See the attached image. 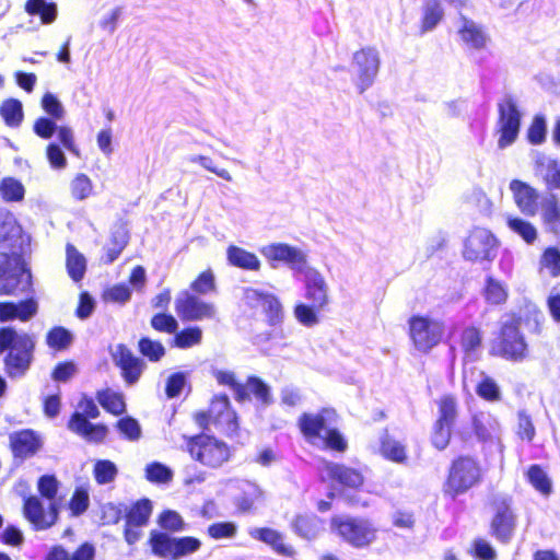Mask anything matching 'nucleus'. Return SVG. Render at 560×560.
Masks as SVG:
<instances>
[{
    "label": "nucleus",
    "mask_w": 560,
    "mask_h": 560,
    "mask_svg": "<svg viewBox=\"0 0 560 560\" xmlns=\"http://www.w3.org/2000/svg\"><path fill=\"white\" fill-rule=\"evenodd\" d=\"M262 254L270 261H284L293 270L303 272L304 298L307 303H298L293 313L296 320L306 327L318 324V314L329 304L328 284L315 268L306 267V255L299 248L284 243L267 246Z\"/></svg>",
    "instance_id": "nucleus-1"
},
{
    "label": "nucleus",
    "mask_w": 560,
    "mask_h": 560,
    "mask_svg": "<svg viewBox=\"0 0 560 560\" xmlns=\"http://www.w3.org/2000/svg\"><path fill=\"white\" fill-rule=\"evenodd\" d=\"M27 242L22 228L11 215L0 217V296L19 295L32 287L24 258Z\"/></svg>",
    "instance_id": "nucleus-2"
},
{
    "label": "nucleus",
    "mask_w": 560,
    "mask_h": 560,
    "mask_svg": "<svg viewBox=\"0 0 560 560\" xmlns=\"http://www.w3.org/2000/svg\"><path fill=\"white\" fill-rule=\"evenodd\" d=\"M36 348L35 336L13 326L0 327V357L9 378H20L31 369Z\"/></svg>",
    "instance_id": "nucleus-3"
},
{
    "label": "nucleus",
    "mask_w": 560,
    "mask_h": 560,
    "mask_svg": "<svg viewBox=\"0 0 560 560\" xmlns=\"http://www.w3.org/2000/svg\"><path fill=\"white\" fill-rule=\"evenodd\" d=\"M337 417L335 409L322 408L317 412L301 413L296 425L308 443L322 441L327 450L343 453L348 448V442L334 425Z\"/></svg>",
    "instance_id": "nucleus-4"
},
{
    "label": "nucleus",
    "mask_w": 560,
    "mask_h": 560,
    "mask_svg": "<svg viewBox=\"0 0 560 560\" xmlns=\"http://www.w3.org/2000/svg\"><path fill=\"white\" fill-rule=\"evenodd\" d=\"M523 324L524 318L521 314L508 313L490 343L489 354L510 362L527 360L530 355V348L522 331Z\"/></svg>",
    "instance_id": "nucleus-5"
},
{
    "label": "nucleus",
    "mask_w": 560,
    "mask_h": 560,
    "mask_svg": "<svg viewBox=\"0 0 560 560\" xmlns=\"http://www.w3.org/2000/svg\"><path fill=\"white\" fill-rule=\"evenodd\" d=\"M485 469L478 456L458 454L450 462L442 493L445 498L456 500L483 481Z\"/></svg>",
    "instance_id": "nucleus-6"
},
{
    "label": "nucleus",
    "mask_w": 560,
    "mask_h": 560,
    "mask_svg": "<svg viewBox=\"0 0 560 560\" xmlns=\"http://www.w3.org/2000/svg\"><path fill=\"white\" fill-rule=\"evenodd\" d=\"M192 419L202 431L209 430L213 424L221 434L228 438L237 435L240 431L238 415L226 394L213 395L208 409L195 412Z\"/></svg>",
    "instance_id": "nucleus-7"
},
{
    "label": "nucleus",
    "mask_w": 560,
    "mask_h": 560,
    "mask_svg": "<svg viewBox=\"0 0 560 560\" xmlns=\"http://www.w3.org/2000/svg\"><path fill=\"white\" fill-rule=\"evenodd\" d=\"M192 419L202 431L209 430L213 424L221 434L228 438L237 435L240 431L238 415L226 394L213 395L208 409L195 412Z\"/></svg>",
    "instance_id": "nucleus-8"
},
{
    "label": "nucleus",
    "mask_w": 560,
    "mask_h": 560,
    "mask_svg": "<svg viewBox=\"0 0 560 560\" xmlns=\"http://www.w3.org/2000/svg\"><path fill=\"white\" fill-rule=\"evenodd\" d=\"M184 440L190 457L207 468L218 469L232 457L231 446L214 435L202 432Z\"/></svg>",
    "instance_id": "nucleus-9"
},
{
    "label": "nucleus",
    "mask_w": 560,
    "mask_h": 560,
    "mask_svg": "<svg viewBox=\"0 0 560 560\" xmlns=\"http://www.w3.org/2000/svg\"><path fill=\"white\" fill-rule=\"evenodd\" d=\"M491 516L488 523L489 535L501 545L514 539L518 527V514L511 495L494 497L490 501Z\"/></svg>",
    "instance_id": "nucleus-10"
},
{
    "label": "nucleus",
    "mask_w": 560,
    "mask_h": 560,
    "mask_svg": "<svg viewBox=\"0 0 560 560\" xmlns=\"http://www.w3.org/2000/svg\"><path fill=\"white\" fill-rule=\"evenodd\" d=\"M329 523L331 530L354 549L368 548L377 539L378 529L370 518L334 515Z\"/></svg>",
    "instance_id": "nucleus-11"
},
{
    "label": "nucleus",
    "mask_w": 560,
    "mask_h": 560,
    "mask_svg": "<svg viewBox=\"0 0 560 560\" xmlns=\"http://www.w3.org/2000/svg\"><path fill=\"white\" fill-rule=\"evenodd\" d=\"M78 408L81 411H73L67 421L68 430L86 442L102 443L108 434V428L104 423H92L90 421V419H96L101 415L94 399L85 395L82 396L78 402Z\"/></svg>",
    "instance_id": "nucleus-12"
},
{
    "label": "nucleus",
    "mask_w": 560,
    "mask_h": 560,
    "mask_svg": "<svg viewBox=\"0 0 560 560\" xmlns=\"http://www.w3.org/2000/svg\"><path fill=\"white\" fill-rule=\"evenodd\" d=\"M407 324L410 343L421 354H429L444 338V322L427 314H413Z\"/></svg>",
    "instance_id": "nucleus-13"
},
{
    "label": "nucleus",
    "mask_w": 560,
    "mask_h": 560,
    "mask_svg": "<svg viewBox=\"0 0 560 560\" xmlns=\"http://www.w3.org/2000/svg\"><path fill=\"white\" fill-rule=\"evenodd\" d=\"M213 376L219 385L233 390L234 399L237 402L242 404L252 398L256 399L261 406H269L272 402L270 387L256 375L247 376L245 383H241L233 371L218 370L213 373Z\"/></svg>",
    "instance_id": "nucleus-14"
},
{
    "label": "nucleus",
    "mask_w": 560,
    "mask_h": 560,
    "mask_svg": "<svg viewBox=\"0 0 560 560\" xmlns=\"http://www.w3.org/2000/svg\"><path fill=\"white\" fill-rule=\"evenodd\" d=\"M325 470L329 482L338 487L339 494L345 500V503L350 508L361 506L368 508L369 502L361 500L357 495H345L347 490L358 491L365 482L363 471L359 468L348 466L342 463L329 462L325 465Z\"/></svg>",
    "instance_id": "nucleus-15"
},
{
    "label": "nucleus",
    "mask_w": 560,
    "mask_h": 560,
    "mask_svg": "<svg viewBox=\"0 0 560 560\" xmlns=\"http://www.w3.org/2000/svg\"><path fill=\"white\" fill-rule=\"evenodd\" d=\"M108 509L114 512V524L118 523L122 516L125 517L124 538L130 546L142 537L141 528L148 525L153 511L152 502L148 498L135 501L125 513L118 505L109 504Z\"/></svg>",
    "instance_id": "nucleus-16"
},
{
    "label": "nucleus",
    "mask_w": 560,
    "mask_h": 560,
    "mask_svg": "<svg viewBox=\"0 0 560 560\" xmlns=\"http://www.w3.org/2000/svg\"><path fill=\"white\" fill-rule=\"evenodd\" d=\"M148 544L153 555L171 560H177L195 553L201 547V541L197 537H172L159 530L150 532Z\"/></svg>",
    "instance_id": "nucleus-17"
},
{
    "label": "nucleus",
    "mask_w": 560,
    "mask_h": 560,
    "mask_svg": "<svg viewBox=\"0 0 560 560\" xmlns=\"http://www.w3.org/2000/svg\"><path fill=\"white\" fill-rule=\"evenodd\" d=\"M522 126V113L514 96L508 95L498 104L495 132L499 136L498 147L504 149L518 138Z\"/></svg>",
    "instance_id": "nucleus-18"
},
{
    "label": "nucleus",
    "mask_w": 560,
    "mask_h": 560,
    "mask_svg": "<svg viewBox=\"0 0 560 560\" xmlns=\"http://www.w3.org/2000/svg\"><path fill=\"white\" fill-rule=\"evenodd\" d=\"M174 308L182 322H202L217 316V307L213 303L202 300L201 295L189 290H182L177 294Z\"/></svg>",
    "instance_id": "nucleus-19"
},
{
    "label": "nucleus",
    "mask_w": 560,
    "mask_h": 560,
    "mask_svg": "<svg viewBox=\"0 0 560 560\" xmlns=\"http://www.w3.org/2000/svg\"><path fill=\"white\" fill-rule=\"evenodd\" d=\"M59 503H48L45 508L38 495L30 494L23 498L22 514L36 532L51 528L59 520Z\"/></svg>",
    "instance_id": "nucleus-20"
},
{
    "label": "nucleus",
    "mask_w": 560,
    "mask_h": 560,
    "mask_svg": "<svg viewBox=\"0 0 560 560\" xmlns=\"http://www.w3.org/2000/svg\"><path fill=\"white\" fill-rule=\"evenodd\" d=\"M499 242L487 229L475 228L466 237L463 256L471 262L491 261L497 255Z\"/></svg>",
    "instance_id": "nucleus-21"
},
{
    "label": "nucleus",
    "mask_w": 560,
    "mask_h": 560,
    "mask_svg": "<svg viewBox=\"0 0 560 560\" xmlns=\"http://www.w3.org/2000/svg\"><path fill=\"white\" fill-rule=\"evenodd\" d=\"M112 360L127 386L137 384L147 368L143 359L137 357L125 343L116 346Z\"/></svg>",
    "instance_id": "nucleus-22"
},
{
    "label": "nucleus",
    "mask_w": 560,
    "mask_h": 560,
    "mask_svg": "<svg viewBox=\"0 0 560 560\" xmlns=\"http://www.w3.org/2000/svg\"><path fill=\"white\" fill-rule=\"evenodd\" d=\"M353 61L358 67L360 93L370 88L378 72L380 57L374 47H364L353 54Z\"/></svg>",
    "instance_id": "nucleus-23"
},
{
    "label": "nucleus",
    "mask_w": 560,
    "mask_h": 560,
    "mask_svg": "<svg viewBox=\"0 0 560 560\" xmlns=\"http://www.w3.org/2000/svg\"><path fill=\"white\" fill-rule=\"evenodd\" d=\"M9 445L13 457L24 460L39 451L42 441L35 431L22 429L10 434Z\"/></svg>",
    "instance_id": "nucleus-24"
},
{
    "label": "nucleus",
    "mask_w": 560,
    "mask_h": 560,
    "mask_svg": "<svg viewBox=\"0 0 560 560\" xmlns=\"http://www.w3.org/2000/svg\"><path fill=\"white\" fill-rule=\"evenodd\" d=\"M250 537L269 546L278 556L293 559L298 553L293 545L285 541L284 535L271 527L254 528L250 532Z\"/></svg>",
    "instance_id": "nucleus-25"
},
{
    "label": "nucleus",
    "mask_w": 560,
    "mask_h": 560,
    "mask_svg": "<svg viewBox=\"0 0 560 560\" xmlns=\"http://www.w3.org/2000/svg\"><path fill=\"white\" fill-rule=\"evenodd\" d=\"M510 189L520 211L525 215L534 217L538 210V190L521 179L511 180Z\"/></svg>",
    "instance_id": "nucleus-26"
},
{
    "label": "nucleus",
    "mask_w": 560,
    "mask_h": 560,
    "mask_svg": "<svg viewBox=\"0 0 560 560\" xmlns=\"http://www.w3.org/2000/svg\"><path fill=\"white\" fill-rule=\"evenodd\" d=\"M459 21L460 26L457 30V34L463 44L474 50L486 49L489 36L485 28L463 14L459 15Z\"/></svg>",
    "instance_id": "nucleus-27"
},
{
    "label": "nucleus",
    "mask_w": 560,
    "mask_h": 560,
    "mask_svg": "<svg viewBox=\"0 0 560 560\" xmlns=\"http://www.w3.org/2000/svg\"><path fill=\"white\" fill-rule=\"evenodd\" d=\"M535 173L548 191L560 190V163L557 160L538 158L535 161Z\"/></svg>",
    "instance_id": "nucleus-28"
},
{
    "label": "nucleus",
    "mask_w": 560,
    "mask_h": 560,
    "mask_svg": "<svg viewBox=\"0 0 560 560\" xmlns=\"http://www.w3.org/2000/svg\"><path fill=\"white\" fill-rule=\"evenodd\" d=\"M541 222L545 231L560 240V200L550 194L541 205Z\"/></svg>",
    "instance_id": "nucleus-29"
},
{
    "label": "nucleus",
    "mask_w": 560,
    "mask_h": 560,
    "mask_svg": "<svg viewBox=\"0 0 560 560\" xmlns=\"http://www.w3.org/2000/svg\"><path fill=\"white\" fill-rule=\"evenodd\" d=\"M378 452L381 456L396 464H407V446L393 438L385 429L380 438Z\"/></svg>",
    "instance_id": "nucleus-30"
},
{
    "label": "nucleus",
    "mask_w": 560,
    "mask_h": 560,
    "mask_svg": "<svg viewBox=\"0 0 560 560\" xmlns=\"http://www.w3.org/2000/svg\"><path fill=\"white\" fill-rule=\"evenodd\" d=\"M445 16L441 0H424L421 7V18L419 22L420 34L433 31Z\"/></svg>",
    "instance_id": "nucleus-31"
},
{
    "label": "nucleus",
    "mask_w": 560,
    "mask_h": 560,
    "mask_svg": "<svg viewBox=\"0 0 560 560\" xmlns=\"http://www.w3.org/2000/svg\"><path fill=\"white\" fill-rule=\"evenodd\" d=\"M323 521L315 514H296L292 522V530L301 538L306 540L315 539L320 533Z\"/></svg>",
    "instance_id": "nucleus-32"
},
{
    "label": "nucleus",
    "mask_w": 560,
    "mask_h": 560,
    "mask_svg": "<svg viewBox=\"0 0 560 560\" xmlns=\"http://www.w3.org/2000/svg\"><path fill=\"white\" fill-rule=\"evenodd\" d=\"M95 398L101 407L109 415L119 417L126 413L127 404L121 392L103 388L96 392Z\"/></svg>",
    "instance_id": "nucleus-33"
},
{
    "label": "nucleus",
    "mask_w": 560,
    "mask_h": 560,
    "mask_svg": "<svg viewBox=\"0 0 560 560\" xmlns=\"http://www.w3.org/2000/svg\"><path fill=\"white\" fill-rule=\"evenodd\" d=\"M226 257L230 265L244 269L258 271L260 269V260L258 257L242 247L230 245L226 250Z\"/></svg>",
    "instance_id": "nucleus-34"
},
{
    "label": "nucleus",
    "mask_w": 560,
    "mask_h": 560,
    "mask_svg": "<svg viewBox=\"0 0 560 560\" xmlns=\"http://www.w3.org/2000/svg\"><path fill=\"white\" fill-rule=\"evenodd\" d=\"M525 478L541 495L548 497L552 493V481L540 465H530L525 471Z\"/></svg>",
    "instance_id": "nucleus-35"
},
{
    "label": "nucleus",
    "mask_w": 560,
    "mask_h": 560,
    "mask_svg": "<svg viewBox=\"0 0 560 560\" xmlns=\"http://www.w3.org/2000/svg\"><path fill=\"white\" fill-rule=\"evenodd\" d=\"M66 267L69 277L78 282L84 277L86 270V261L84 256L72 244L66 246Z\"/></svg>",
    "instance_id": "nucleus-36"
},
{
    "label": "nucleus",
    "mask_w": 560,
    "mask_h": 560,
    "mask_svg": "<svg viewBox=\"0 0 560 560\" xmlns=\"http://www.w3.org/2000/svg\"><path fill=\"white\" fill-rule=\"evenodd\" d=\"M482 294L486 302L493 306L503 305L509 299V291L505 284L492 276L486 278Z\"/></svg>",
    "instance_id": "nucleus-37"
},
{
    "label": "nucleus",
    "mask_w": 560,
    "mask_h": 560,
    "mask_svg": "<svg viewBox=\"0 0 560 560\" xmlns=\"http://www.w3.org/2000/svg\"><path fill=\"white\" fill-rule=\"evenodd\" d=\"M483 342V331L479 326L467 325L459 332V345L464 353L477 352Z\"/></svg>",
    "instance_id": "nucleus-38"
},
{
    "label": "nucleus",
    "mask_w": 560,
    "mask_h": 560,
    "mask_svg": "<svg viewBox=\"0 0 560 560\" xmlns=\"http://www.w3.org/2000/svg\"><path fill=\"white\" fill-rule=\"evenodd\" d=\"M436 421L455 425L458 416V398L454 394H444L436 400Z\"/></svg>",
    "instance_id": "nucleus-39"
},
{
    "label": "nucleus",
    "mask_w": 560,
    "mask_h": 560,
    "mask_svg": "<svg viewBox=\"0 0 560 560\" xmlns=\"http://www.w3.org/2000/svg\"><path fill=\"white\" fill-rule=\"evenodd\" d=\"M24 10L30 15H38L43 24H51L57 19V5L46 0H26Z\"/></svg>",
    "instance_id": "nucleus-40"
},
{
    "label": "nucleus",
    "mask_w": 560,
    "mask_h": 560,
    "mask_svg": "<svg viewBox=\"0 0 560 560\" xmlns=\"http://www.w3.org/2000/svg\"><path fill=\"white\" fill-rule=\"evenodd\" d=\"M0 116L10 128L19 127L24 119L23 105L18 98H5L0 105Z\"/></svg>",
    "instance_id": "nucleus-41"
},
{
    "label": "nucleus",
    "mask_w": 560,
    "mask_h": 560,
    "mask_svg": "<svg viewBox=\"0 0 560 560\" xmlns=\"http://www.w3.org/2000/svg\"><path fill=\"white\" fill-rule=\"evenodd\" d=\"M217 289L215 275L211 268H207L190 282L188 290L202 296L215 293Z\"/></svg>",
    "instance_id": "nucleus-42"
},
{
    "label": "nucleus",
    "mask_w": 560,
    "mask_h": 560,
    "mask_svg": "<svg viewBox=\"0 0 560 560\" xmlns=\"http://www.w3.org/2000/svg\"><path fill=\"white\" fill-rule=\"evenodd\" d=\"M202 340V330L198 326L185 327L177 330L171 341V346L178 349H188L198 346Z\"/></svg>",
    "instance_id": "nucleus-43"
},
{
    "label": "nucleus",
    "mask_w": 560,
    "mask_h": 560,
    "mask_svg": "<svg viewBox=\"0 0 560 560\" xmlns=\"http://www.w3.org/2000/svg\"><path fill=\"white\" fill-rule=\"evenodd\" d=\"M128 244V234L122 231H115L110 234L109 244L105 247L102 261L105 265L114 262Z\"/></svg>",
    "instance_id": "nucleus-44"
},
{
    "label": "nucleus",
    "mask_w": 560,
    "mask_h": 560,
    "mask_svg": "<svg viewBox=\"0 0 560 560\" xmlns=\"http://www.w3.org/2000/svg\"><path fill=\"white\" fill-rule=\"evenodd\" d=\"M46 345L54 351H63L72 343L71 332L62 326H54L45 337Z\"/></svg>",
    "instance_id": "nucleus-45"
},
{
    "label": "nucleus",
    "mask_w": 560,
    "mask_h": 560,
    "mask_svg": "<svg viewBox=\"0 0 560 560\" xmlns=\"http://www.w3.org/2000/svg\"><path fill=\"white\" fill-rule=\"evenodd\" d=\"M0 194L5 202H20L24 199L25 188L19 179L8 176L0 180Z\"/></svg>",
    "instance_id": "nucleus-46"
},
{
    "label": "nucleus",
    "mask_w": 560,
    "mask_h": 560,
    "mask_svg": "<svg viewBox=\"0 0 560 560\" xmlns=\"http://www.w3.org/2000/svg\"><path fill=\"white\" fill-rule=\"evenodd\" d=\"M156 523L160 528L163 530L162 533H178L186 528V523L182 515L174 510H163L156 518Z\"/></svg>",
    "instance_id": "nucleus-47"
},
{
    "label": "nucleus",
    "mask_w": 560,
    "mask_h": 560,
    "mask_svg": "<svg viewBox=\"0 0 560 560\" xmlns=\"http://www.w3.org/2000/svg\"><path fill=\"white\" fill-rule=\"evenodd\" d=\"M547 138V119L544 114H535L526 130V140L532 145H539Z\"/></svg>",
    "instance_id": "nucleus-48"
},
{
    "label": "nucleus",
    "mask_w": 560,
    "mask_h": 560,
    "mask_svg": "<svg viewBox=\"0 0 560 560\" xmlns=\"http://www.w3.org/2000/svg\"><path fill=\"white\" fill-rule=\"evenodd\" d=\"M69 189L75 201H83L93 195L94 186L86 174L79 173L71 179Z\"/></svg>",
    "instance_id": "nucleus-49"
},
{
    "label": "nucleus",
    "mask_w": 560,
    "mask_h": 560,
    "mask_svg": "<svg viewBox=\"0 0 560 560\" xmlns=\"http://www.w3.org/2000/svg\"><path fill=\"white\" fill-rule=\"evenodd\" d=\"M539 270H546L551 278L560 276V249L556 246L546 247L539 258Z\"/></svg>",
    "instance_id": "nucleus-50"
},
{
    "label": "nucleus",
    "mask_w": 560,
    "mask_h": 560,
    "mask_svg": "<svg viewBox=\"0 0 560 560\" xmlns=\"http://www.w3.org/2000/svg\"><path fill=\"white\" fill-rule=\"evenodd\" d=\"M453 428V424L440 422L436 420L434 421L430 441L432 446L436 451L442 452L450 445L452 440Z\"/></svg>",
    "instance_id": "nucleus-51"
},
{
    "label": "nucleus",
    "mask_w": 560,
    "mask_h": 560,
    "mask_svg": "<svg viewBox=\"0 0 560 560\" xmlns=\"http://www.w3.org/2000/svg\"><path fill=\"white\" fill-rule=\"evenodd\" d=\"M139 353L150 362H159L165 355V348L160 340L141 337L138 340Z\"/></svg>",
    "instance_id": "nucleus-52"
},
{
    "label": "nucleus",
    "mask_w": 560,
    "mask_h": 560,
    "mask_svg": "<svg viewBox=\"0 0 560 560\" xmlns=\"http://www.w3.org/2000/svg\"><path fill=\"white\" fill-rule=\"evenodd\" d=\"M478 397L486 401L494 402L500 401L502 394L497 382L489 375H485L476 385L475 388Z\"/></svg>",
    "instance_id": "nucleus-53"
},
{
    "label": "nucleus",
    "mask_w": 560,
    "mask_h": 560,
    "mask_svg": "<svg viewBox=\"0 0 560 560\" xmlns=\"http://www.w3.org/2000/svg\"><path fill=\"white\" fill-rule=\"evenodd\" d=\"M118 469L109 459H98L93 467V476L97 485H106L115 480Z\"/></svg>",
    "instance_id": "nucleus-54"
},
{
    "label": "nucleus",
    "mask_w": 560,
    "mask_h": 560,
    "mask_svg": "<svg viewBox=\"0 0 560 560\" xmlns=\"http://www.w3.org/2000/svg\"><path fill=\"white\" fill-rule=\"evenodd\" d=\"M472 433L479 441L487 442L491 439L493 424L482 412L474 413L470 418Z\"/></svg>",
    "instance_id": "nucleus-55"
},
{
    "label": "nucleus",
    "mask_w": 560,
    "mask_h": 560,
    "mask_svg": "<svg viewBox=\"0 0 560 560\" xmlns=\"http://www.w3.org/2000/svg\"><path fill=\"white\" fill-rule=\"evenodd\" d=\"M506 223L508 226L527 244H533L537 240V230L529 221L521 218H510Z\"/></svg>",
    "instance_id": "nucleus-56"
},
{
    "label": "nucleus",
    "mask_w": 560,
    "mask_h": 560,
    "mask_svg": "<svg viewBox=\"0 0 560 560\" xmlns=\"http://www.w3.org/2000/svg\"><path fill=\"white\" fill-rule=\"evenodd\" d=\"M59 481L55 475H43L37 480L39 498L48 500L49 503H58L57 494Z\"/></svg>",
    "instance_id": "nucleus-57"
},
{
    "label": "nucleus",
    "mask_w": 560,
    "mask_h": 560,
    "mask_svg": "<svg viewBox=\"0 0 560 560\" xmlns=\"http://www.w3.org/2000/svg\"><path fill=\"white\" fill-rule=\"evenodd\" d=\"M468 552L475 560H495L498 558L495 549L483 537L475 538Z\"/></svg>",
    "instance_id": "nucleus-58"
},
{
    "label": "nucleus",
    "mask_w": 560,
    "mask_h": 560,
    "mask_svg": "<svg viewBox=\"0 0 560 560\" xmlns=\"http://www.w3.org/2000/svg\"><path fill=\"white\" fill-rule=\"evenodd\" d=\"M150 325L155 331L168 335H174L178 329L177 319L165 312L154 314L150 319Z\"/></svg>",
    "instance_id": "nucleus-59"
},
{
    "label": "nucleus",
    "mask_w": 560,
    "mask_h": 560,
    "mask_svg": "<svg viewBox=\"0 0 560 560\" xmlns=\"http://www.w3.org/2000/svg\"><path fill=\"white\" fill-rule=\"evenodd\" d=\"M516 435L526 442H532L536 435V429L530 415L525 410L517 412Z\"/></svg>",
    "instance_id": "nucleus-60"
},
{
    "label": "nucleus",
    "mask_w": 560,
    "mask_h": 560,
    "mask_svg": "<svg viewBox=\"0 0 560 560\" xmlns=\"http://www.w3.org/2000/svg\"><path fill=\"white\" fill-rule=\"evenodd\" d=\"M115 427L129 441H138L141 438V427L138 420L130 416L120 418Z\"/></svg>",
    "instance_id": "nucleus-61"
},
{
    "label": "nucleus",
    "mask_w": 560,
    "mask_h": 560,
    "mask_svg": "<svg viewBox=\"0 0 560 560\" xmlns=\"http://www.w3.org/2000/svg\"><path fill=\"white\" fill-rule=\"evenodd\" d=\"M261 307L270 325H276L281 322L283 316L282 305L275 294L269 293Z\"/></svg>",
    "instance_id": "nucleus-62"
},
{
    "label": "nucleus",
    "mask_w": 560,
    "mask_h": 560,
    "mask_svg": "<svg viewBox=\"0 0 560 560\" xmlns=\"http://www.w3.org/2000/svg\"><path fill=\"white\" fill-rule=\"evenodd\" d=\"M68 505L72 516H79L83 514L90 505L88 491L81 487L75 488Z\"/></svg>",
    "instance_id": "nucleus-63"
},
{
    "label": "nucleus",
    "mask_w": 560,
    "mask_h": 560,
    "mask_svg": "<svg viewBox=\"0 0 560 560\" xmlns=\"http://www.w3.org/2000/svg\"><path fill=\"white\" fill-rule=\"evenodd\" d=\"M40 105L43 110L52 119H62L65 116V109L62 104L58 100V97L50 93L46 92L40 100Z\"/></svg>",
    "instance_id": "nucleus-64"
}]
</instances>
